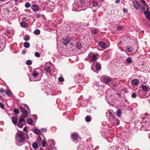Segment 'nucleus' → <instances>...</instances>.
Here are the masks:
<instances>
[{
  "label": "nucleus",
  "instance_id": "obj_47",
  "mask_svg": "<svg viewBox=\"0 0 150 150\" xmlns=\"http://www.w3.org/2000/svg\"><path fill=\"white\" fill-rule=\"evenodd\" d=\"M91 31L92 33L94 34H96L97 33V31L96 29L91 30Z\"/></svg>",
  "mask_w": 150,
  "mask_h": 150
},
{
  "label": "nucleus",
  "instance_id": "obj_61",
  "mask_svg": "<svg viewBox=\"0 0 150 150\" xmlns=\"http://www.w3.org/2000/svg\"><path fill=\"white\" fill-rule=\"evenodd\" d=\"M147 115V113H146L145 114L146 115Z\"/></svg>",
  "mask_w": 150,
  "mask_h": 150
},
{
  "label": "nucleus",
  "instance_id": "obj_16",
  "mask_svg": "<svg viewBox=\"0 0 150 150\" xmlns=\"http://www.w3.org/2000/svg\"><path fill=\"white\" fill-rule=\"evenodd\" d=\"M21 25L23 28H25L27 26L28 24L25 22H22L21 23Z\"/></svg>",
  "mask_w": 150,
  "mask_h": 150
},
{
  "label": "nucleus",
  "instance_id": "obj_39",
  "mask_svg": "<svg viewBox=\"0 0 150 150\" xmlns=\"http://www.w3.org/2000/svg\"><path fill=\"white\" fill-rule=\"evenodd\" d=\"M42 146L45 147L46 144V142L44 140H43L42 142Z\"/></svg>",
  "mask_w": 150,
  "mask_h": 150
},
{
  "label": "nucleus",
  "instance_id": "obj_35",
  "mask_svg": "<svg viewBox=\"0 0 150 150\" xmlns=\"http://www.w3.org/2000/svg\"><path fill=\"white\" fill-rule=\"evenodd\" d=\"M14 113L18 114L19 113V111L17 108H15L13 110Z\"/></svg>",
  "mask_w": 150,
  "mask_h": 150
},
{
  "label": "nucleus",
  "instance_id": "obj_15",
  "mask_svg": "<svg viewBox=\"0 0 150 150\" xmlns=\"http://www.w3.org/2000/svg\"><path fill=\"white\" fill-rule=\"evenodd\" d=\"M33 132L35 133L38 135L40 134L41 133L40 130L37 129H34Z\"/></svg>",
  "mask_w": 150,
  "mask_h": 150
},
{
  "label": "nucleus",
  "instance_id": "obj_33",
  "mask_svg": "<svg viewBox=\"0 0 150 150\" xmlns=\"http://www.w3.org/2000/svg\"><path fill=\"white\" fill-rule=\"evenodd\" d=\"M140 0L141 1V2H142V3L143 4V5H144V6L146 7V8L147 6L148 7V6L147 5V4H146V2L145 1H144V0Z\"/></svg>",
  "mask_w": 150,
  "mask_h": 150
},
{
  "label": "nucleus",
  "instance_id": "obj_38",
  "mask_svg": "<svg viewBox=\"0 0 150 150\" xmlns=\"http://www.w3.org/2000/svg\"><path fill=\"white\" fill-rule=\"evenodd\" d=\"M30 39V37L29 36H27L25 37L24 38V40L25 41H28Z\"/></svg>",
  "mask_w": 150,
  "mask_h": 150
},
{
  "label": "nucleus",
  "instance_id": "obj_55",
  "mask_svg": "<svg viewBox=\"0 0 150 150\" xmlns=\"http://www.w3.org/2000/svg\"><path fill=\"white\" fill-rule=\"evenodd\" d=\"M42 129L43 130V131L44 132H46V131H47V130L46 129H43V128H42Z\"/></svg>",
  "mask_w": 150,
  "mask_h": 150
},
{
  "label": "nucleus",
  "instance_id": "obj_28",
  "mask_svg": "<svg viewBox=\"0 0 150 150\" xmlns=\"http://www.w3.org/2000/svg\"><path fill=\"white\" fill-rule=\"evenodd\" d=\"M93 6L95 7H97L98 5V4L97 2L94 1L93 2Z\"/></svg>",
  "mask_w": 150,
  "mask_h": 150
},
{
  "label": "nucleus",
  "instance_id": "obj_46",
  "mask_svg": "<svg viewBox=\"0 0 150 150\" xmlns=\"http://www.w3.org/2000/svg\"><path fill=\"white\" fill-rule=\"evenodd\" d=\"M0 106L2 109H3L4 108V105L1 102H0Z\"/></svg>",
  "mask_w": 150,
  "mask_h": 150
},
{
  "label": "nucleus",
  "instance_id": "obj_52",
  "mask_svg": "<svg viewBox=\"0 0 150 150\" xmlns=\"http://www.w3.org/2000/svg\"><path fill=\"white\" fill-rule=\"evenodd\" d=\"M40 15L39 14H38L36 15V16L38 18H40Z\"/></svg>",
  "mask_w": 150,
  "mask_h": 150
},
{
  "label": "nucleus",
  "instance_id": "obj_20",
  "mask_svg": "<svg viewBox=\"0 0 150 150\" xmlns=\"http://www.w3.org/2000/svg\"><path fill=\"white\" fill-rule=\"evenodd\" d=\"M133 49L132 47H128L127 50V51L128 52H132L133 51Z\"/></svg>",
  "mask_w": 150,
  "mask_h": 150
},
{
  "label": "nucleus",
  "instance_id": "obj_48",
  "mask_svg": "<svg viewBox=\"0 0 150 150\" xmlns=\"http://www.w3.org/2000/svg\"><path fill=\"white\" fill-rule=\"evenodd\" d=\"M80 2L82 4H84L85 3V0H80Z\"/></svg>",
  "mask_w": 150,
  "mask_h": 150
},
{
  "label": "nucleus",
  "instance_id": "obj_1",
  "mask_svg": "<svg viewBox=\"0 0 150 150\" xmlns=\"http://www.w3.org/2000/svg\"><path fill=\"white\" fill-rule=\"evenodd\" d=\"M16 139L20 143H23L25 140L24 133L23 132H18L16 134Z\"/></svg>",
  "mask_w": 150,
  "mask_h": 150
},
{
  "label": "nucleus",
  "instance_id": "obj_8",
  "mask_svg": "<svg viewBox=\"0 0 150 150\" xmlns=\"http://www.w3.org/2000/svg\"><path fill=\"white\" fill-rule=\"evenodd\" d=\"M133 3L134 7L136 9V10H138L140 6V4L137 1H133Z\"/></svg>",
  "mask_w": 150,
  "mask_h": 150
},
{
  "label": "nucleus",
  "instance_id": "obj_13",
  "mask_svg": "<svg viewBox=\"0 0 150 150\" xmlns=\"http://www.w3.org/2000/svg\"><path fill=\"white\" fill-rule=\"evenodd\" d=\"M73 138L74 140H76L78 139V134L76 133H73L72 135Z\"/></svg>",
  "mask_w": 150,
  "mask_h": 150
},
{
  "label": "nucleus",
  "instance_id": "obj_3",
  "mask_svg": "<svg viewBox=\"0 0 150 150\" xmlns=\"http://www.w3.org/2000/svg\"><path fill=\"white\" fill-rule=\"evenodd\" d=\"M98 55V54L91 52L89 54L88 58L89 61L93 62H94L97 60V56Z\"/></svg>",
  "mask_w": 150,
  "mask_h": 150
},
{
  "label": "nucleus",
  "instance_id": "obj_4",
  "mask_svg": "<svg viewBox=\"0 0 150 150\" xmlns=\"http://www.w3.org/2000/svg\"><path fill=\"white\" fill-rule=\"evenodd\" d=\"M100 80L103 82L106 83H108L112 80V79L108 76H103L101 77Z\"/></svg>",
  "mask_w": 150,
  "mask_h": 150
},
{
  "label": "nucleus",
  "instance_id": "obj_11",
  "mask_svg": "<svg viewBox=\"0 0 150 150\" xmlns=\"http://www.w3.org/2000/svg\"><path fill=\"white\" fill-rule=\"evenodd\" d=\"M39 6L36 5L35 4L31 6V8L34 11H37L39 9Z\"/></svg>",
  "mask_w": 150,
  "mask_h": 150
},
{
  "label": "nucleus",
  "instance_id": "obj_23",
  "mask_svg": "<svg viewBox=\"0 0 150 150\" xmlns=\"http://www.w3.org/2000/svg\"><path fill=\"white\" fill-rule=\"evenodd\" d=\"M33 33L35 35H39L40 34V30L38 29H36L34 31Z\"/></svg>",
  "mask_w": 150,
  "mask_h": 150
},
{
  "label": "nucleus",
  "instance_id": "obj_60",
  "mask_svg": "<svg viewBox=\"0 0 150 150\" xmlns=\"http://www.w3.org/2000/svg\"><path fill=\"white\" fill-rule=\"evenodd\" d=\"M1 98V96L0 95V98Z\"/></svg>",
  "mask_w": 150,
  "mask_h": 150
},
{
  "label": "nucleus",
  "instance_id": "obj_21",
  "mask_svg": "<svg viewBox=\"0 0 150 150\" xmlns=\"http://www.w3.org/2000/svg\"><path fill=\"white\" fill-rule=\"evenodd\" d=\"M116 115L118 117H120L121 114V112L120 109L118 110L116 112Z\"/></svg>",
  "mask_w": 150,
  "mask_h": 150
},
{
  "label": "nucleus",
  "instance_id": "obj_7",
  "mask_svg": "<svg viewBox=\"0 0 150 150\" xmlns=\"http://www.w3.org/2000/svg\"><path fill=\"white\" fill-rule=\"evenodd\" d=\"M18 117V116L17 115H15L12 117V122L14 125H16L17 123Z\"/></svg>",
  "mask_w": 150,
  "mask_h": 150
},
{
  "label": "nucleus",
  "instance_id": "obj_29",
  "mask_svg": "<svg viewBox=\"0 0 150 150\" xmlns=\"http://www.w3.org/2000/svg\"><path fill=\"white\" fill-rule=\"evenodd\" d=\"M27 123L29 124H32L33 123V120L31 119H28L27 120Z\"/></svg>",
  "mask_w": 150,
  "mask_h": 150
},
{
  "label": "nucleus",
  "instance_id": "obj_25",
  "mask_svg": "<svg viewBox=\"0 0 150 150\" xmlns=\"http://www.w3.org/2000/svg\"><path fill=\"white\" fill-rule=\"evenodd\" d=\"M6 93L9 96H11L12 95V93L11 91L9 90H7L6 91Z\"/></svg>",
  "mask_w": 150,
  "mask_h": 150
},
{
  "label": "nucleus",
  "instance_id": "obj_10",
  "mask_svg": "<svg viewBox=\"0 0 150 150\" xmlns=\"http://www.w3.org/2000/svg\"><path fill=\"white\" fill-rule=\"evenodd\" d=\"M131 82L133 85L135 86H137L139 84V81L137 79H133L132 80Z\"/></svg>",
  "mask_w": 150,
  "mask_h": 150
},
{
  "label": "nucleus",
  "instance_id": "obj_43",
  "mask_svg": "<svg viewBox=\"0 0 150 150\" xmlns=\"http://www.w3.org/2000/svg\"><path fill=\"white\" fill-rule=\"evenodd\" d=\"M131 96L132 98H135L137 96V95L135 93H134L132 94Z\"/></svg>",
  "mask_w": 150,
  "mask_h": 150
},
{
  "label": "nucleus",
  "instance_id": "obj_27",
  "mask_svg": "<svg viewBox=\"0 0 150 150\" xmlns=\"http://www.w3.org/2000/svg\"><path fill=\"white\" fill-rule=\"evenodd\" d=\"M127 62L129 64H131L132 62V61L129 57H128L127 58L126 60Z\"/></svg>",
  "mask_w": 150,
  "mask_h": 150
},
{
  "label": "nucleus",
  "instance_id": "obj_54",
  "mask_svg": "<svg viewBox=\"0 0 150 150\" xmlns=\"http://www.w3.org/2000/svg\"><path fill=\"white\" fill-rule=\"evenodd\" d=\"M109 115H110L112 117H113L114 116L112 114H111V113L110 111H109Z\"/></svg>",
  "mask_w": 150,
  "mask_h": 150
},
{
  "label": "nucleus",
  "instance_id": "obj_32",
  "mask_svg": "<svg viewBox=\"0 0 150 150\" xmlns=\"http://www.w3.org/2000/svg\"><path fill=\"white\" fill-rule=\"evenodd\" d=\"M26 63L27 65H30L32 64V62L30 60H28L26 61Z\"/></svg>",
  "mask_w": 150,
  "mask_h": 150
},
{
  "label": "nucleus",
  "instance_id": "obj_34",
  "mask_svg": "<svg viewBox=\"0 0 150 150\" xmlns=\"http://www.w3.org/2000/svg\"><path fill=\"white\" fill-rule=\"evenodd\" d=\"M30 4L29 2L26 3L25 4V6L26 8H28L30 7Z\"/></svg>",
  "mask_w": 150,
  "mask_h": 150
},
{
  "label": "nucleus",
  "instance_id": "obj_45",
  "mask_svg": "<svg viewBox=\"0 0 150 150\" xmlns=\"http://www.w3.org/2000/svg\"><path fill=\"white\" fill-rule=\"evenodd\" d=\"M117 29L119 30H121L122 29V27L121 26H118L117 28Z\"/></svg>",
  "mask_w": 150,
  "mask_h": 150
},
{
  "label": "nucleus",
  "instance_id": "obj_24",
  "mask_svg": "<svg viewBox=\"0 0 150 150\" xmlns=\"http://www.w3.org/2000/svg\"><path fill=\"white\" fill-rule=\"evenodd\" d=\"M45 70L47 73H50L51 71L50 67L49 66H47L45 68Z\"/></svg>",
  "mask_w": 150,
  "mask_h": 150
},
{
  "label": "nucleus",
  "instance_id": "obj_5",
  "mask_svg": "<svg viewBox=\"0 0 150 150\" xmlns=\"http://www.w3.org/2000/svg\"><path fill=\"white\" fill-rule=\"evenodd\" d=\"M20 109L21 112L23 113V115L24 117H26L28 116V112L24 108L21 106L20 107Z\"/></svg>",
  "mask_w": 150,
  "mask_h": 150
},
{
  "label": "nucleus",
  "instance_id": "obj_62",
  "mask_svg": "<svg viewBox=\"0 0 150 150\" xmlns=\"http://www.w3.org/2000/svg\"><path fill=\"white\" fill-rule=\"evenodd\" d=\"M31 150H33L32 149H31Z\"/></svg>",
  "mask_w": 150,
  "mask_h": 150
},
{
  "label": "nucleus",
  "instance_id": "obj_9",
  "mask_svg": "<svg viewBox=\"0 0 150 150\" xmlns=\"http://www.w3.org/2000/svg\"><path fill=\"white\" fill-rule=\"evenodd\" d=\"M73 25H74L73 26L72 25H70V26L71 27H74L75 30H78L80 27L81 24L80 23L75 24V23H74Z\"/></svg>",
  "mask_w": 150,
  "mask_h": 150
},
{
  "label": "nucleus",
  "instance_id": "obj_18",
  "mask_svg": "<svg viewBox=\"0 0 150 150\" xmlns=\"http://www.w3.org/2000/svg\"><path fill=\"white\" fill-rule=\"evenodd\" d=\"M142 88L143 90L145 92H147L148 91V88L145 85H142Z\"/></svg>",
  "mask_w": 150,
  "mask_h": 150
},
{
  "label": "nucleus",
  "instance_id": "obj_30",
  "mask_svg": "<svg viewBox=\"0 0 150 150\" xmlns=\"http://www.w3.org/2000/svg\"><path fill=\"white\" fill-rule=\"evenodd\" d=\"M33 76L34 77H36L38 75V73L36 71H34L32 73Z\"/></svg>",
  "mask_w": 150,
  "mask_h": 150
},
{
  "label": "nucleus",
  "instance_id": "obj_58",
  "mask_svg": "<svg viewBox=\"0 0 150 150\" xmlns=\"http://www.w3.org/2000/svg\"><path fill=\"white\" fill-rule=\"evenodd\" d=\"M116 94L118 96H121V95L119 93H117Z\"/></svg>",
  "mask_w": 150,
  "mask_h": 150
},
{
  "label": "nucleus",
  "instance_id": "obj_49",
  "mask_svg": "<svg viewBox=\"0 0 150 150\" xmlns=\"http://www.w3.org/2000/svg\"><path fill=\"white\" fill-rule=\"evenodd\" d=\"M124 13H127L128 12V10L127 9L124 8L123 9Z\"/></svg>",
  "mask_w": 150,
  "mask_h": 150
},
{
  "label": "nucleus",
  "instance_id": "obj_12",
  "mask_svg": "<svg viewBox=\"0 0 150 150\" xmlns=\"http://www.w3.org/2000/svg\"><path fill=\"white\" fill-rule=\"evenodd\" d=\"M98 45L101 48H106V44L103 42L102 41L99 42L98 43Z\"/></svg>",
  "mask_w": 150,
  "mask_h": 150
},
{
  "label": "nucleus",
  "instance_id": "obj_37",
  "mask_svg": "<svg viewBox=\"0 0 150 150\" xmlns=\"http://www.w3.org/2000/svg\"><path fill=\"white\" fill-rule=\"evenodd\" d=\"M58 80L60 82H62L64 81V79L62 77H60L58 78Z\"/></svg>",
  "mask_w": 150,
  "mask_h": 150
},
{
  "label": "nucleus",
  "instance_id": "obj_19",
  "mask_svg": "<svg viewBox=\"0 0 150 150\" xmlns=\"http://www.w3.org/2000/svg\"><path fill=\"white\" fill-rule=\"evenodd\" d=\"M30 46L29 43L28 42H25L24 43V46L25 48H28Z\"/></svg>",
  "mask_w": 150,
  "mask_h": 150
},
{
  "label": "nucleus",
  "instance_id": "obj_53",
  "mask_svg": "<svg viewBox=\"0 0 150 150\" xmlns=\"http://www.w3.org/2000/svg\"><path fill=\"white\" fill-rule=\"evenodd\" d=\"M115 2L116 3L118 4L120 2V0H116Z\"/></svg>",
  "mask_w": 150,
  "mask_h": 150
},
{
  "label": "nucleus",
  "instance_id": "obj_42",
  "mask_svg": "<svg viewBox=\"0 0 150 150\" xmlns=\"http://www.w3.org/2000/svg\"><path fill=\"white\" fill-rule=\"evenodd\" d=\"M0 92L1 93H2V95H5V94H4V93H3L5 92V91L3 89H2V88L0 90Z\"/></svg>",
  "mask_w": 150,
  "mask_h": 150
},
{
  "label": "nucleus",
  "instance_id": "obj_26",
  "mask_svg": "<svg viewBox=\"0 0 150 150\" xmlns=\"http://www.w3.org/2000/svg\"><path fill=\"white\" fill-rule=\"evenodd\" d=\"M48 142H49L50 143H51L52 144H50V146H51L52 145H54L55 144V142H54V140L53 139H50L48 141Z\"/></svg>",
  "mask_w": 150,
  "mask_h": 150
},
{
  "label": "nucleus",
  "instance_id": "obj_22",
  "mask_svg": "<svg viewBox=\"0 0 150 150\" xmlns=\"http://www.w3.org/2000/svg\"><path fill=\"white\" fill-rule=\"evenodd\" d=\"M33 148L35 149H36L38 147V145L36 143H34L32 144Z\"/></svg>",
  "mask_w": 150,
  "mask_h": 150
},
{
  "label": "nucleus",
  "instance_id": "obj_14",
  "mask_svg": "<svg viewBox=\"0 0 150 150\" xmlns=\"http://www.w3.org/2000/svg\"><path fill=\"white\" fill-rule=\"evenodd\" d=\"M75 46L79 49H80L82 47L81 44L79 42H77Z\"/></svg>",
  "mask_w": 150,
  "mask_h": 150
},
{
  "label": "nucleus",
  "instance_id": "obj_6",
  "mask_svg": "<svg viewBox=\"0 0 150 150\" xmlns=\"http://www.w3.org/2000/svg\"><path fill=\"white\" fill-rule=\"evenodd\" d=\"M69 40H70L69 39V38L68 37H64L63 38L62 40L63 44L66 45H67Z\"/></svg>",
  "mask_w": 150,
  "mask_h": 150
},
{
  "label": "nucleus",
  "instance_id": "obj_57",
  "mask_svg": "<svg viewBox=\"0 0 150 150\" xmlns=\"http://www.w3.org/2000/svg\"><path fill=\"white\" fill-rule=\"evenodd\" d=\"M25 150H28V147H25Z\"/></svg>",
  "mask_w": 150,
  "mask_h": 150
},
{
  "label": "nucleus",
  "instance_id": "obj_50",
  "mask_svg": "<svg viewBox=\"0 0 150 150\" xmlns=\"http://www.w3.org/2000/svg\"><path fill=\"white\" fill-rule=\"evenodd\" d=\"M23 130L24 131L28 132L26 127H25L23 129Z\"/></svg>",
  "mask_w": 150,
  "mask_h": 150
},
{
  "label": "nucleus",
  "instance_id": "obj_31",
  "mask_svg": "<svg viewBox=\"0 0 150 150\" xmlns=\"http://www.w3.org/2000/svg\"><path fill=\"white\" fill-rule=\"evenodd\" d=\"M101 69L100 66L98 64H96V69L97 70L99 71Z\"/></svg>",
  "mask_w": 150,
  "mask_h": 150
},
{
  "label": "nucleus",
  "instance_id": "obj_56",
  "mask_svg": "<svg viewBox=\"0 0 150 150\" xmlns=\"http://www.w3.org/2000/svg\"><path fill=\"white\" fill-rule=\"evenodd\" d=\"M83 8H81V10H80V11H81V10H85L86 8H84L83 7H82Z\"/></svg>",
  "mask_w": 150,
  "mask_h": 150
},
{
  "label": "nucleus",
  "instance_id": "obj_41",
  "mask_svg": "<svg viewBox=\"0 0 150 150\" xmlns=\"http://www.w3.org/2000/svg\"><path fill=\"white\" fill-rule=\"evenodd\" d=\"M17 126L20 128H22L23 127V125L21 123H18L17 124Z\"/></svg>",
  "mask_w": 150,
  "mask_h": 150
},
{
  "label": "nucleus",
  "instance_id": "obj_44",
  "mask_svg": "<svg viewBox=\"0 0 150 150\" xmlns=\"http://www.w3.org/2000/svg\"><path fill=\"white\" fill-rule=\"evenodd\" d=\"M42 140V138L40 136H38L37 138V141L38 142H40Z\"/></svg>",
  "mask_w": 150,
  "mask_h": 150
},
{
  "label": "nucleus",
  "instance_id": "obj_36",
  "mask_svg": "<svg viewBox=\"0 0 150 150\" xmlns=\"http://www.w3.org/2000/svg\"><path fill=\"white\" fill-rule=\"evenodd\" d=\"M35 55L36 57H39L40 56V54L38 52H36L35 53Z\"/></svg>",
  "mask_w": 150,
  "mask_h": 150
},
{
  "label": "nucleus",
  "instance_id": "obj_51",
  "mask_svg": "<svg viewBox=\"0 0 150 150\" xmlns=\"http://www.w3.org/2000/svg\"><path fill=\"white\" fill-rule=\"evenodd\" d=\"M26 50L25 49L24 50H23L22 51V53L23 54H25L26 53Z\"/></svg>",
  "mask_w": 150,
  "mask_h": 150
},
{
  "label": "nucleus",
  "instance_id": "obj_59",
  "mask_svg": "<svg viewBox=\"0 0 150 150\" xmlns=\"http://www.w3.org/2000/svg\"><path fill=\"white\" fill-rule=\"evenodd\" d=\"M112 85L113 86L115 87H116L117 86L115 84H113Z\"/></svg>",
  "mask_w": 150,
  "mask_h": 150
},
{
  "label": "nucleus",
  "instance_id": "obj_2",
  "mask_svg": "<svg viewBox=\"0 0 150 150\" xmlns=\"http://www.w3.org/2000/svg\"><path fill=\"white\" fill-rule=\"evenodd\" d=\"M141 12L144 11V13L146 18L149 20H150V12L149 10V7L147 6V8L145 9V8L143 7H141L140 9Z\"/></svg>",
  "mask_w": 150,
  "mask_h": 150
},
{
  "label": "nucleus",
  "instance_id": "obj_17",
  "mask_svg": "<svg viewBox=\"0 0 150 150\" xmlns=\"http://www.w3.org/2000/svg\"><path fill=\"white\" fill-rule=\"evenodd\" d=\"M85 120L87 122H89L91 120V117L89 115L85 117Z\"/></svg>",
  "mask_w": 150,
  "mask_h": 150
},
{
  "label": "nucleus",
  "instance_id": "obj_40",
  "mask_svg": "<svg viewBox=\"0 0 150 150\" xmlns=\"http://www.w3.org/2000/svg\"><path fill=\"white\" fill-rule=\"evenodd\" d=\"M19 122H25V120H24V118L23 117H22L19 120Z\"/></svg>",
  "mask_w": 150,
  "mask_h": 150
}]
</instances>
